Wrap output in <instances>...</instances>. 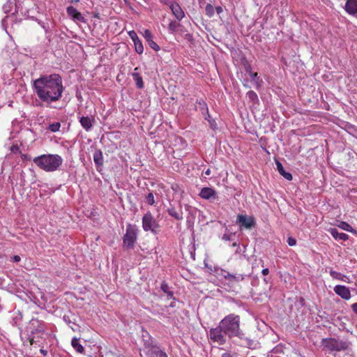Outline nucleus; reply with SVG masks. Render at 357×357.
<instances>
[{
  "label": "nucleus",
  "instance_id": "nucleus-1",
  "mask_svg": "<svg viewBox=\"0 0 357 357\" xmlns=\"http://www.w3.org/2000/svg\"><path fill=\"white\" fill-rule=\"evenodd\" d=\"M241 318L235 314H229L225 317L216 328H211L209 335L211 340L223 345L226 343V337L229 339L237 337L245 342V346L253 349L255 342L245 336L240 328Z\"/></svg>",
  "mask_w": 357,
  "mask_h": 357
},
{
  "label": "nucleus",
  "instance_id": "nucleus-2",
  "mask_svg": "<svg viewBox=\"0 0 357 357\" xmlns=\"http://www.w3.org/2000/svg\"><path fill=\"white\" fill-rule=\"evenodd\" d=\"M33 89L38 98L50 105L62 98L64 87L61 77L59 74L45 75L35 79Z\"/></svg>",
  "mask_w": 357,
  "mask_h": 357
},
{
  "label": "nucleus",
  "instance_id": "nucleus-3",
  "mask_svg": "<svg viewBox=\"0 0 357 357\" xmlns=\"http://www.w3.org/2000/svg\"><path fill=\"white\" fill-rule=\"evenodd\" d=\"M33 162L40 169L52 172L56 171L62 165L63 159L58 154H43L35 157Z\"/></svg>",
  "mask_w": 357,
  "mask_h": 357
},
{
  "label": "nucleus",
  "instance_id": "nucleus-4",
  "mask_svg": "<svg viewBox=\"0 0 357 357\" xmlns=\"http://www.w3.org/2000/svg\"><path fill=\"white\" fill-rule=\"evenodd\" d=\"M351 346V342L347 339H340L339 337H326L321 341L322 350L331 353L348 351Z\"/></svg>",
  "mask_w": 357,
  "mask_h": 357
},
{
  "label": "nucleus",
  "instance_id": "nucleus-5",
  "mask_svg": "<svg viewBox=\"0 0 357 357\" xmlns=\"http://www.w3.org/2000/svg\"><path fill=\"white\" fill-rule=\"evenodd\" d=\"M255 225H225L224 234L220 237L225 241H236L241 236L243 228L252 229Z\"/></svg>",
  "mask_w": 357,
  "mask_h": 357
},
{
  "label": "nucleus",
  "instance_id": "nucleus-6",
  "mask_svg": "<svg viewBox=\"0 0 357 357\" xmlns=\"http://www.w3.org/2000/svg\"><path fill=\"white\" fill-rule=\"evenodd\" d=\"M137 238L136 225H128L126 232L123 237V248L124 250L133 249Z\"/></svg>",
  "mask_w": 357,
  "mask_h": 357
},
{
  "label": "nucleus",
  "instance_id": "nucleus-7",
  "mask_svg": "<svg viewBox=\"0 0 357 357\" xmlns=\"http://www.w3.org/2000/svg\"><path fill=\"white\" fill-rule=\"evenodd\" d=\"M146 347L149 348L147 351V357H168L167 354L161 350L158 347L152 345L149 340H146L144 342Z\"/></svg>",
  "mask_w": 357,
  "mask_h": 357
},
{
  "label": "nucleus",
  "instance_id": "nucleus-8",
  "mask_svg": "<svg viewBox=\"0 0 357 357\" xmlns=\"http://www.w3.org/2000/svg\"><path fill=\"white\" fill-rule=\"evenodd\" d=\"M32 328L31 334H43L45 331V323L38 319L32 318L29 321Z\"/></svg>",
  "mask_w": 357,
  "mask_h": 357
},
{
  "label": "nucleus",
  "instance_id": "nucleus-9",
  "mask_svg": "<svg viewBox=\"0 0 357 357\" xmlns=\"http://www.w3.org/2000/svg\"><path fill=\"white\" fill-rule=\"evenodd\" d=\"M334 291L344 300H349L351 298L349 289L344 285H336L334 287Z\"/></svg>",
  "mask_w": 357,
  "mask_h": 357
},
{
  "label": "nucleus",
  "instance_id": "nucleus-10",
  "mask_svg": "<svg viewBox=\"0 0 357 357\" xmlns=\"http://www.w3.org/2000/svg\"><path fill=\"white\" fill-rule=\"evenodd\" d=\"M143 36L146 39L151 48L155 51H159L160 50V46L153 41V36L150 30L145 29L143 33Z\"/></svg>",
  "mask_w": 357,
  "mask_h": 357
},
{
  "label": "nucleus",
  "instance_id": "nucleus-11",
  "mask_svg": "<svg viewBox=\"0 0 357 357\" xmlns=\"http://www.w3.org/2000/svg\"><path fill=\"white\" fill-rule=\"evenodd\" d=\"M221 271L222 272V276L231 282L242 281L247 276L246 275L243 274H231L222 269H221Z\"/></svg>",
  "mask_w": 357,
  "mask_h": 357
},
{
  "label": "nucleus",
  "instance_id": "nucleus-12",
  "mask_svg": "<svg viewBox=\"0 0 357 357\" xmlns=\"http://www.w3.org/2000/svg\"><path fill=\"white\" fill-rule=\"evenodd\" d=\"M67 13L69 16L73 17L74 20L85 22V18L84 16L73 6H68L67 8Z\"/></svg>",
  "mask_w": 357,
  "mask_h": 357
},
{
  "label": "nucleus",
  "instance_id": "nucleus-13",
  "mask_svg": "<svg viewBox=\"0 0 357 357\" xmlns=\"http://www.w3.org/2000/svg\"><path fill=\"white\" fill-rule=\"evenodd\" d=\"M217 193L215 190L211 188H203L200 192L199 196L205 199H215Z\"/></svg>",
  "mask_w": 357,
  "mask_h": 357
},
{
  "label": "nucleus",
  "instance_id": "nucleus-14",
  "mask_svg": "<svg viewBox=\"0 0 357 357\" xmlns=\"http://www.w3.org/2000/svg\"><path fill=\"white\" fill-rule=\"evenodd\" d=\"M344 9L349 15H357V0H347Z\"/></svg>",
  "mask_w": 357,
  "mask_h": 357
},
{
  "label": "nucleus",
  "instance_id": "nucleus-15",
  "mask_svg": "<svg viewBox=\"0 0 357 357\" xmlns=\"http://www.w3.org/2000/svg\"><path fill=\"white\" fill-rule=\"evenodd\" d=\"M170 8L172 11L173 15L176 17V18L178 20H181L184 17V12L183 11L181 6L178 3H172L170 6Z\"/></svg>",
  "mask_w": 357,
  "mask_h": 357
},
{
  "label": "nucleus",
  "instance_id": "nucleus-16",
  "mask_svg": "<svg viewBox=\"0 0 357 357\" xmlns=\"http://www.w3.org/2000/svg\"><path fill=\"white\" fill-rule=\"evenodd\" d=\"M92 121H94V119L89 118V116H82L79 119V123L82 128L86 131H89L93 127Z\"/></svg>",
  "mask_w": 357,
  "mask_h": 357
},
{
  "label": "nucleus",
  "instance_id": "nucleus-17",
  "mask_svg": "<svg viewBox=\"0 0 357 357\" xmlns=\"http://www.w3.org/2000/svg\"><path fill=\"white\" fill-rule=\"evenodd\" d=\"M138 68L134 69V72L132 73V78L135 82V84L138 89H142L144 87L143 79L140 74L137 72Z\"/></svg>",
  "mask_w": 357,
  "mask_h": 357
},
{
  "label": "nucleus",
  "instance_id": "nucleus-18",
  "mask_svg": "<svg viewBox=\"0 0 357 357\" xmlns=\"http://www.w3.org/2000/svg\"><path fill=\"white\" fill-rule=\"evenodd\" d=\"M63 319L67 324H68V326L74 332L80 331V326L75 323V319L71 320L70 317L67 315H64Z\"/></svg>",
  "mask_w": 357,
  "mask_h": 357
},
{
  "label": "nucleus",
  "instance_id": "nucleus-19",
  "mask_svg": "<svg viewBox=\"0 0 357 357\" xmlns=\"http://www.w3.org/2000/svg\"><path fill=\"white\" fill-rule=\"evenodd\" d=\"M330 233L335 240L347 241L349 236L345 233H339L337 229H331Z\"/></svg>",
  "mask_w": 357,
  "mask_h": 357
},
{
  "label": "nucleus",
  "instance_id": "nucleus-20",
  "mask_svg": "<svg viewBox=\"0 0 357 357\" xmlns=\"http://www.w3.org/2000/svg\"><path fill=\"white\" fill-rule=\"evenodd\" d=\"M167 211L168 213L174 218L175 220H180L182 219L183 213L181 209H177L173 206H171L168 208Z\"/></svg>",
  "mask_w": 357,
  "mask_h": 357
},
{
  "label": "nucleus",
  "instance_id": "nucleus-21",
  "mask_svg": "<svg viewBox=\"0 0 357 357\" xmlns=\"http://www.w3.org/2000/svg\"><path fill=\"white\" fill-rule=\"evenodd\" d=\"M276 165H277V168H278V170L279 173H280V174H281L284 178H286L287 180H288V181H291V180H292V175H291L290 173L287 172L284 170V167H283V166H282V163H281L280 162L277 161V162H276Z\"/></svg>",
  "mask_w": 357,
  "mask_h": 357
},
{
  "label": "nucleus",
  "instance_id": "nucleus-22",
  "mask_svg": "<svg viewBox=\"0 0 357 357\" xmlns=\"http://www.w3.org/2000/svg\"><path fill=\"white\" fill-rule=\"evenodd\" d=\"M93 160L97 166H102L103 156L102 152L100 150H96L93 153Z\"/></svg>",
  "mask_w": 357,
  "mask_h": 357
},
{
  "label": "nucleus",
  "instance_id": "nucleus-23",
  "mask_svg": "<svg viewBox=\"0 0 357 357\" xmlns=\"http://www.w3.org/2000/svg\"><path fill=\"white\" fill-rule=\"evenodd\" d=\"M79 338L74 337L71 340V345L75 350L80 354H82L84 351V347L79 342Z\"/></svg>",
  "mask_w": 357,
  "mask_h": 357
},
{
  "label": "nucleus",
  "instance_id": "nucleus-24",
  "mask_svg": "<svg viewBox=\"0 0 357 357\" xmlns=\"http://www.w3.org/2000/svg\"><path fill=\"white\" fill-rule=\"evenodd\" d=\"M255 218L253 217H247L244 215H238L236 223H254Z\"/></svg>",
  "mask_w": 357,
  "mask_h": 357
},
{
  "label": "nucleus",
  "instance_id": "nucleus-25",
  "mask_svg": "<svg viewBox=\"0 0 357 357\" xmlns=\"http://www.w3.org/2000/svg\"><path fill=\"white\" fill-rule=\"evenodd\" d=\"M250 76L252 80L255 82L256 84V89L259 90V89L261 86V84L263 83L262 79L258 76L257 73H252Z\"/></svg>",
  "mask_w": 357,
  "mask_h": 357
},
{
  "label": "nucleus",
  "instance_id": "nucleus-26",
  "mask_svg": "<svg viewBox=\"0 0 357 357\" xmlns=\"http://www.w3.org/2000/svg\"><path fill=\"white\" fill-rule=\"evenodd\" d=\"M160 288L164 293L167 294L168 298H173V292L169 291V287L165 282L161 284Z\"/></svg>",
  "mask_w": 357,
  "mask_h": 357
},
{
  "label": "nucleus",
  "instance_id": "nucleus-27",
  "mask_svg": "<svg viewBox=\"0 0 357 357\" xmlns=\"http://www.w3.org/2000/svg\"><path fill=\"white\" fill-rule=\"evenodd\" d=\"M134 45L136 52L139 54H142L144 52V47L142 41L139 39H138L134 41Z\"/></svg>",
  "mask_w": 357,
  "mask_h": 357
},
{
  "label": "nucleus",
  "instance_id": "nucleus-28",
  "mask_svg": "<svg viewBox=\"0 0 357 357\" xmlns=\"http://www.w3.org/2000/svg\"><path fill=\"white\" fill-rule=\"evenodd\" d=\"M247 97L249 98V100L253 102L257 103L259 101L258 96L257 93L253 91H249L247 93Z\"/></svg>",
  "mask_w": 357,
  "mask_h": 357
},
{
  "label": "nucleus",
  "instance_id": "nucleus-29",
  "mask_svg": "<svg viewBox=\"0 0 357 357\" xmlns=\"http://www.w3.org/2000/svg\"><path fill=\"white\" fill-rule=\"evenodd\" d=\"M231 246L236 248V250L234 251L235 254H241V252L244 253L245 252V246H243V250H242L240 246V242L238 240L233 242Z\"/></svg>",
  "mask_w": 357,
  "mask_h": 357
},
{
  "label": "nucleus",
  "instance_id": "nucleus-30",
  "mask_svg": "<svg viewBox=\"0 0 357 357\" xmlns=\"http://www.w3.org/2000/svg\"><path fill=\"white\" fill-rule=\"evenodd\" d=\"M205 13L208 17H212L215 13V8L211 3H208L205 8Z\"/></svg>",
  "mask_w": 357,
  "mask_h": 357
},
{
  "label": "nucleus",
  "instance_id": "nucleus-31",
  "mask_svg": "<svg viewBox=\"0 0 357 357\" xmlns=\"http://www.w3.org/2000/svg\"><path fill=\"white\" fill-rule=\"evenodd\" d=\"M159 225H142L145 231L151 230L153 233L157 232V229L159 228Z\"/></svg>",
  "mask_w": 357,
  "mask_h": 357
},
{
  "label": "nucleus",
  "instance_id": "nucleus-32",
  "mask_svg": "<svg viewBox=\"0 0 357 357\" xmlns=\"http://www.w3.org/2000/svg\"><path fill=\"white\" fill-rule=\"evenodd\" d=\"M61 128V123L59 122L53 123L49 125L47 129L52 132H56L59 130Z\"/></svg>",
  "mask_w": 357,
  "mask_h": 357
},
{
  "label": "nucleus",
  "instance_id": "nucleus-33",
  "mask_svg": "<svg viewBox=\"0 0 357 357\" xmlns=\"http://www.w3.org/2000/svg\"><path fill=\"white\" fill-rule=\"evenodd\" d=\"M145 202L149 205H153L155 204L154 195L152 192H149L145 197Z\"/></svg>",
  "mask_w": 357,
  "mask_h": 357
},
{
  "label": "nucleus",
  "instance_id": "nucleus-34",
  "mask_svg": "<svg viewBox=\"0 0 357 357\" xmlns=\"http://www.w3.org/2000/svg\"><path fill=\"white\" fill-rule=\"evenodd\" d=\"M153 215L150 212L146 213L142 219V223H151L153 221Z\"/></svg>",
  "mask_w": 357,
  "mask_h": 357
},
{
  "label": "nucleus",
  "instance_id": "nucleus-35",
  "mask_svg": "<svg viewBox=\"0 0 357 357\" xmlns=\"http://www.w3.org/2000/svg\"><path fill=\"white\" fill-rule=\"evenodd\" d=\"M197 105H198V107L200 110L202 112H206L208 110V107L206 103L203 100H197L196 102Z\"/></svg>",
  "mask_w": 357,
  "mask_h": 357
},
{
  "label": "nucleus",
  "instance_id": "nucleus-36",
  "mask_svg": "<svg viewBox=\"0 0 357 357\" xmlns=\"http://www.w3.org/2000/svg\"><path fill=\"white\" fill-rule=\"evenodd\" d=\"M329 273L331 276L334 279L339 280L342 277L341 273L333 271L332 268L330 270Z\"/></svg>",
  "mask_w": 357,
  "mask_h": 357
},
{
  "label": "nucleus",
  "instance_id": "nucleus-37",
  "mask_svg": "<svg viewBox=\"0 0 357 357\" xmlns=\"http://www.w3.org/2000/svg\"><path fill=\"white\" fill-rule=\"evenodd\" d=\"M179 24H178L176 22L174 21V22H171L169 24V29L172 31V32H174L177 30L178 27L179 26Z\"/></svg>",
  "mask_w": 357,
  "mask_h": 357
},
{
  "label": "nucleus",
  "instance_id": "nucleus-38",
  "mask_svg": "<svg viewBox=\"0 0 357 357\" xmlns=\"http://www.w3.org/2000/svg\"><path fill=\"white\" fill-rule=\"evenodd\" d=\"M338 227H340L341 229H344V230H346L347 231H351V232H355L356 233V231H354L351 225H337Z\"/></svg>",
  "mask_w": 357,
  "mask_h": 357
},
{
  "label": "nucleus",
  "instance_id": "nucleus-39",
  "mask_svg": "<svg viewBox=\"0 0 357 357\" xmlns=\"http://www.w3.org/2000/svg\"><path fill=\"white\" fill-rule=\"evenodd\" d=\"M128 35L133 42L139 39V37L137 36V33L135 31H130L128 32Z\"/></svg>",
  "mask_w": 357,
  "mask_h": 357
},
{
  "label": "nucleus",
  "instance_id": "nucleus-40",
  "mask_svg": "<svg viewBox=\"0 0 357 357\" xmlns=\"http://www.w3.org/2000/svg\"><path fill=\"white\" fill-rule=\"evenodd\" d=\"M287 243L289 246H294L296 244V240L294 238L289 237L287 239Z\"/></svg>",
  "mask_w": 357,
  "mask_h": 357
},
{
  "label": "nucleus",
  "instance_id": "nucleus-41",
  "mask_svg": "<svg viewBox=\"0 0 357 357\" xmlns=\"http://www.w3.org/2000/svg\"><path fill=\"white\" fill-rule=\"evenodd\" d=\"M245 70L246 73L249 74V75H250L251 73H253L252 71V68H251V66L250 64H248L247 66H245Z\"/></svg>",
  "mask_w": 357,
  "mask_h": 357
},
{
  "label": "nucleus",
  "instance_id": "nucleus-42",
  "mask_svg": "<svg viewBox=\"0 0 357 357\" xmlns=\"http://www.w3.org/2000/svg\"><path fill=\"white\" fill-rule=\"evenodd\" d=\"M20 260H21V258H20V256H18V255H15V256H13V257H12V259H11V261H13V262H16V263H17V262L20 261Z\"/></svg>",
  "mask_w": 357,
  "mask_h": 357
},
{
  "label": "nucleus",
  "instance_id": "nucleus-43",
  "mask_svg": "<svg viewBox=\"0 0 357 357\" xmlns=\"http://www.w3.org/2000/svg\"><path fill=\"white\" fill-rule=\"evenodd\" d=\"M351 307L354 312L357 314V303H353Z\"/></svg>",
  "mask_w": 357,
  "mask_h": 357
},
{
  "label": "nucleus",
  "instance_id": "nucleus-44",
  "mask_svg": "<svg viewBox=\"0 0 357 357\" xmlns=\"http://www.w3.org/2000/svg\"><path fill=\"white\" fill-rule=\"evenodd\" d=\"M215 11H216L218 14H220L221 13H222L223 10L221 6H217L215 8Z\"/></svg>",
  "mask_w": 357,
  "mask_h": 357
},
{
  "label": "nucleus",
  "instance_id": "nucleus-45",
  "mask_svg": "<svg viewBox=\"0 0 357 357\" xmlns=\"http://www.w3.org/2000/svg\"><path fill=\"white\" fill-rule=\"evenodd\" d=\"M205 266L208 269V273H211L214 272L215 271L213 269L211 266H208L206 262H204Z\"/></svg>",
  "mask_w": 357,
  "mask_h": 357
},
{
  "label": "nucleus",
  "instance_id": "nucleus-46",
  "mask_svg": "<svg viewBox=\"0 0 357 357\" xmlns=\"http://www.w3.org/2000/svg\"><path fill=\"white\" fill-rule=\"evenodd\" d=\"M261 273L263 275H267L269 273V269L268 268H265L262 270Z\"/></svg>",
  "mask_w": 357,
  "mask_h": 357
},
{
  "label": "nucleus",
  "instance_id": "nucleus-47",
  "mask_svg": "<svg viewBox=\"0 0 357 357\" xmlns=\"http://www.w3.org/2000/svg\"><path fill=\"white\" fill-rule=\"evenodd\" d=\"M221 357H236L235 355H232L229 353H224Z\"/></svg>",
  "mask_w": 357,
  "mask_h": 357
},
{
  "label": "nucleus",
  "instance_id": "nucleus-48",
  "mask_svg": "<svg viewBox=\"0 0 357 357\" xmlns=\"http://www.w3.org/2000/svg\"><path fill=\"white\" fill-rule=\"evenodd\" d=\"M206 114L205 116V119L210 122L211 121V120H210L211 116L208 114V110L206 111Z\"/></svg>",
  "mask_w": 357,
  "mask_h": 357
},
{
  "label": "nucleus",
  "instance_id": "nucleus-49",
  "mask_svg": "<svg viewBox=\"0 0 357 357\" xmlns=\"http://www.w3.org/2000/svg\"><path fill=\"white\" fill-rule=\"evenodd\" d=\"M40 354H42L43 356H46L47 354V351L44 349H40Z\"/></svg>",
  "mask_w": 357,
  "mask_h": 357
},
{
  "label": "nucleus",
  "instance_id": "nucleus-50",
  "mask_svg": "<svg viewBox=\"0 0 357 357\" xmlns=\"http://www.w3.org/2000/svg\"><path fill=\"white\" fill-rule=\"evenodd\" d=\"M346 279H348V278L346 275L342 274V277L338 280L347 282Z\"/></svg>",
  "mask_w": 357,
  "mask_h": 357
},
{
  "label": "nucleus",
  "instance_id": "nucleus-51",
  "mask_svg": "<svg viewBox=\"0 0 357 357\" xmlns=\"http://www.w3.org/2000/svg\"><path fill=\"white\" fill-rule=\"evenodd\" d=\"M205 174L208 175V176L210 175L211 174V169H206V172H205Z\"/></svg>",
  "mask_w": 357,
  "mask_h": 357
},
{
  "label": "nucleus",
  "instance_id": "nucleus-52",
  "mask_svg": "<svg viewBox=\"0 0 357 357\" xmlns=\"http://www.w3.org/2000/svg\"><path fill=\"white\" fill-rule=\"evenodd\" d=\"M79 0H70L71 3H77Z\"/></svg>",
  "mask_w": 357,
  "mask_h": 357
},
{
  "label": "nucleus",
  "instance_id": "nucleus-53",
  "mask_svg": "<svg viewBox=\"0 0 357 357\" xmlns=\"http://www.w3.org/2000/svg\"><path fill=\"white\" fill-rule=\"evenodd\" d=\"M30 342H31V344H33V338L31 339Z\"/></svg>",
  "mask_w": 357,
  "mask_h": 357
},
{
  "label": "nucleus",
  "instance_id": "nucleus-54",
  "mask_svg": "<svg viewBox=\"0 0 357 357\" xmlns=\"http://www.w3.org/2000/svg\"><path fill=\"white\" fill-rule=\"evenodd\" d=\"M26 159L30 160V158L26 157V155H24Z\"/></svg>",
  "mask_w": 357,
  "mask_h": 357
},
{
  "label": "nucleus",
  "instance_id": "nucleus-55",
  "mask_svg": "<svg viewBox=\"0 0 357 357\" xmlns=\"http://www.w3.org/2000/svg\"><path fill=\"white\" fill-rule=\"evenodd\" d=\"M26 159L30 160V158L26 157V155H24Z\"/></svg>",
  "mask_w": 357,
  "mask_h": 357
},
{
  "label": "nucleus",
  "instance_id": "nucleus-56",
  "mask_svg": "<svg viewBox=\"0 0 357 357\" xmlns=\"http://www.w3.org/2000/svg\"><path fill=\"white\" fill-rule=\"evenodd\" d=\"M26 159L30 160V158L26 157V155H24Z\"/></svg>",
  "mask_w": 357,
  "mask_h": 357
},
{
  "label": "nucleus",
  "instance_id": "nucleus-57",
  "mask_svg": "<svg viewBox=\"0 0 357 357\" xmlns=\"http://www.w3.org/2000/svg\"><path fill=\"white\" fill-rule=\"evenodd\" d=\"M264 282H265L266 283H267V282H268V281L266 280V278H264Z\"/></svg>",
  "mask_w": 357,
  "mask_h": 357
}]
</instances>
